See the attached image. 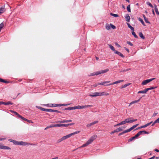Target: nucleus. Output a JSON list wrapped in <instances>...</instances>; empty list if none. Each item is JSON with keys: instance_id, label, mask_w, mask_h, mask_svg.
I'll return each instance as SVG.
<instances>
[{"instance_id": "22", "label": "nucleus", "mask_w": 159, "mask_h": 159, "mask_svg": "<svg viewBox=\"0 0 159 159\" xmlns=\"http://www.w3.org/2000/svg\"><path fill=\"white\" fill-rule=\"evenodd\" d=\"M140 134H148L149 133L148 132L145 131L144 130H142L139 131Z\"/></svg>"}, {"instance_id": "19", "label": "nucleus", "mask_w": 159, "mask_h": 159, "mask_svg": "<svg viewBox=\"0 0 159 159\" xmlns=\"http://www.w3.org/2000/svg\"><path fill=\"white\" fill-rule=\"evenodd\" d=\"M125 18L126 19V20L128 22H129L130 20V17L128 14H126L125 16Z\"/></svg>"}, {"instance_id": "63", "label": "nucleus", "mask_w": 159, "mask_h": 159, "mask_svg": "<svg viewBox=\"0 0 159 159\" xmlns=\"http://www.w3.org/2000/svg\"><path fill=\"white\" fill-rule=\"evenodd\" d=\"M137 120V119H135L134 120H131V123L134 122L135 121Z\"/></svg>"}, {"instance_id": "37", "label": "nucleus", "mask_w": 159, "mask_h": 159, "mask_svg": "<svg viewBox=\"0 0 159 159\" xmlns=\"http://www.w3.org/2000/svg\"><path fill=\"white\" fill-rule=\"evenodd\" d=\"M76 109H80V106L78 105L73 107V110H75Z\"/></svg>"}, {"instance_id": "11", "label": "nucleus", "mask_w": 159, "mask_h": 159, "mask_svg": "<svg viewBox=\"0 0 159 159\" xmlns=\"http://www.w3.org/2000/svg\"><path fill=\"white\" fill-rule=\"evenodd\" d=\"M98 121H94L93 122H92V123H91L89 124H87V125H86V127H87V128H89L90 127V126H92L97 123H98Z\"/></svg>"}, {"instance_id": "42", "label": "nucleus", "mask_w": 159, "mask_h": 159, "mask_svg": "<svg viewBox=\"0 0 159 159\" xmlns=\"http://www.w3.org/2000/svg\"><path fill=\"white\" fill-rule=\"evenodd\" d=\"M56 123H66V120H63L61 121H58L56 122Z\"/></svg>"}, {"instance_id": "48", "label": "nucleus", "mask_w": 159, "mask_h": 159, "mask_svg": "<svg viewBox=\"0 0 159 159\" xmlns=\"http://www.w3.org/2000/svg\"><path fill=\"white\" fill-rule=\"evenodd\" d=\"M88 145H89V144L87 143H86L85 144H83L80 148L85 147H86V146H87Z\"/></svg>"}, {"instance_id": "56", "label": "nucleus", "mask_w": 159, "mask_h": 159, "mask_svg": "<svg viewBox=\"0 0 159 159\" xmlns=\"http://www.w3.org/2000/svg\"><path fill=\"white\" fill-rule=\"evenodd\" d=\"M131 70V69H130V68L129 69H127L126 70H124L123 71H121L120 72H126V71H128V70Z\"/></svg>"}, {"instance_id": "3", "label": "nucleus", "mask_w": 159, "mask_h": 159, "mask_svg": "<svg viewBox=\"0 0 159 159\" xmlns=\"http://www.w3.org/2000/svg\"><path fill=\"white\" fill-rule=\"evenodd\" d=\"M34 144L31 143H30L24 142L22 141H18V145H21L23 146H26V145H34Z\"/></svg>"}, {"instance_id": "30", "label": "nucleus", "mask_w": 159, "mask_h": 159, "mask_svg": "<svg viewBox=\"0 0 159 159\" xmlns=\"http://www.w3.org/2000/svg\"><path fill=\"white\" fill-rule=\"evenodd\" d=\"M139 36L142 39H144L145 38L144 36H143V34L141 32H140L139 33Z\"/></svg>"}, {"instance_id": "31", "label": "nucleus", "mask_w": 159, "mask_h": 159, "mask_svg": "<svg viewBox=\"0 0 159 159\" xmlns=\"http://www.w3.org/2000/svg\"><path fill=\"white\" fill-rule=\"evenodd\" d=\"M157 88V87H150L149 88H148L146 89V90H147V91L153 89Z\"/></svg>"}, {"instance_id": "34", "label": "nucleus", "mask_w": 159, "mask_h": 159, "mask_svg": "<svg viewBox=\"0 0 159 159\" xmlns=\"http://www.w3.org/2000/svg\"><path fill=\"white\" fill-rule=\"evenodd\" d=\"M135 139H136L134 137V136L133 137H131V138H130L128 140V142H129L130 141H131Z\"/></svg>"}, {"instance_id": "49", "label": "nucleus", "mask_w": 159, "mask_h": 159, "mask_svg": "<svg viewBox=\"0 0 159 159\" xmlns=\"http://www.w3.org/2000/svg\"><path fill=\"white\" fill-rule=\"evenodd\" d=\"M127 43L128 44L130 45L131 46H133V44L132 43H131L130 41H127Z\"/></svg>"}, {"instance_id": "4", "label": "nucleus", "mask_w": 159, "mask_h": 159, "mask_svg": "<svg viewBox=\"0 0 159 159\" xmlns=\"http://www.w3.org/2000/svg\"><path fill=\"white\" fill-rule=\"evenodd\" d=\"M97 136L96 135H94L92 136L89 139L87 142V143L89 144H91L93 141L94 140L97 138Z\"/></svg>"}, {"instance_id": "12", "label": "nucleus", "mask_w": 159, "mask_h": 159, "mask_svg": "<svg viewBox=\"0 0 159 159\" xmlns=\"http://www.w3.org/2000/svg\"><path fill=\"white\" fill-rule=\"evenodd\" d=\"M8 141L10 142H12L15 145H18V141L11 139H9Z\"/></svg>"}, {"instance_id": "27", "label": "nucleus", "mask_w": 159, "mask_h": 159, "mask_svg": "<svg viewBox=\"0 0 159 159\" xmlns=\"http://www.w3.org/2000/svg\"><path fill=\"white\" fill-rule=\"evenodd\" d=\"M127 132H128V130H127V129L125 130H124V131H123V132H121V133H119V136L122 135L123 134L126 133Z\"/></svg>"}, {"instance_id": "20", "label": "nucleus", "mask_w": 159, "mask_h": 159, "mask_svg": "<svg viewBox=\"0 0 159 159\" xmlns=\"http://www.w3.org/2000/svg\"><path fill=\"white\" fill-rule=\"evenodd\" d=\"M143 16L145 22L147 23L150 24V22L148 21V19L146 17L145 15L143 14Z\"/></svg>"}, {"instance_id": "39", "label": "nucleus", "mask_w": 159, "mask_h": 159, "mask_svg": "<svg viewBox=\"0 0 159 159\" xmlns=\"http://www.w3.org/2000/svg\"><path fill=\"white\" fill-rule=\"evenodd\" d=\"M3 26L4 24L3 22L0 24V31H1V29L3 28Z\"/></svg>"}, {"instance_id": "23", "label": "nucleus", "mask_w": 159, "mask_h": 159, "mask_svg": "<svg viewBox=\"0 0 159 159\" xmlns=\"http://www.w3.org/2000/svg\"><path fill=\"white\" fill-rule=\"evenodd\" d=\"M138 20L140 21V22L144 26H145L146 25H145L144 22H143V20L141 18H138Z\"/></svg>"}, {"instance_id": "59", "label": "nucleus", "mask_w": 159, "mask_h": 159, "mask_svg": "<svg viewBox=\"0 0 159 159\" xmlns=\"http://www.w3.org/2000/svg\"><path fill=\"white\" fill-rule=\"evenodd\" d=\"M54 112H58L59 113H61V111H58L57 110H54Z\"/></svg>"}, {"instance_id": "24", "label": "nucleus", "mask_w": 159, "mask_h": 159, "mask_svg": "<svg viewBox=\"0 0 159 159\" xmlns=\"http://www.w3.org/2000/svg\"><path fill=\"white\" fill-rule=\"evenodd\" d=\"M108 45L109 46L110 49L112 51H114V52H115V51H116V50H115V48L114 47L112 46V45H111V44H108Z\"/></svg>"}, {"instance_id": "53", "label": "nucleus", "mask_w": 159, "mask_h": 159, "mask_svg": "<svg viewBox=\"0 0 159 159\" xmlns=\"http://www.w3.org/2000/svg\"><path fill=\"white\" fill-rule=\"evenodd\" d=\"M153 122L152 121H151L149 123H148L147 124H145V125H146V127H147V126L149 125H151L152 123Z\"/></svg>"}, {"instance_id": "8", "label": "nucleus", "mask_w": 159, "mask_h": 159, "mask_svg": "<svg viewBox=\"0 0 159 159\" xmlns=\"http://www.w3.org/2000/svg\"><path fill=\"white\" fill-rule=\"evenodd\" d=\"M89 96L91 97H95L98 96H100V92H95L92 93L91 94H90Z\"/></svg>"}, {"instance_id": "6", "label": "nucleus", "mask_w": 159, "mask_h": 159, "mask_svg": "<svg viewBox=\"0 0 159 159\" xmlns=\"http://www.w3.org/2000/svg\"><path fill=\"white\" fill-rule=\"evenodd\" d=\"M0 149L10 150L11 148L9 147L3 145L2 144L0 143Z\"/></svg>"}, {"instance_id": "1", "label": "nucleus", "mask_w": 159, "mask_h": 159, "mask_svg": "<svg viewBox=\"0 0 159 159\" xmlns=\"http://www.w3.org/2000/svg\"><path fill=\"white\" fill-rule=\"evenodd\" d=\"M109 71L108 69H106L104 70H102L100 71H98L96 72H94L90 74L89 76H94L95 75H99L101 74L102 73H103L107 72Z\"/></svg>"}, {"instance_id": "25", "label": "nucleus", "mask_w": 159, "mask_h": 159, "mask_svg": "<svg viewBox=\"0 0 159 159\" xmlns=\"http://www.w3.org/2000/svg\"><path fill=\"white\" fill-rule=\"evenodd\" d=\"M128 26L129 28L132 31H134V28L131 26L128 23H127Z\"/></svg>"}, {"instance_id": "18", "label": "nucleus", "mask_w": 159, "mask_h": 159, "mask_svg": "<svg viewBox=\"0 0 159 159\" xmlns=\"http://www.w3.org/2000/svg\"><path fill=\"white\" fill-rule=\"evenodd\" d=\"M123 81H124V80H118V81L114 82L113 83H111V84H110L109 85H113V84H118V83H120V82H122Z\"/></svg>"}, {"instance_id": "62", "label": "nucleus", "mask_w": 159, "mask_h": 159, "mask_svg": "<svg viewBox=\"0 0 159 159\" xmlns=\"http://www.w3.org/2000/svg\"><path fill=\"white\" fill-rule=\"evenodd\" d=\"M125 48V50H126V51H127L128 52H129V50L127 48H126V47H125V48Z\"/></svg>"}, {"instance_id": "21", "label": "nucleus", "mask_w": 159, "mask_h": 159, "mask_svg": "<svg viewBox=\"0 0 159 159\" xmlns=\"http://www.w3.org/2000/svg\"><path fill=\"white\" fill-rule=\"evenodd\" d=\"M147 92V90H146V89H145L144 90H142L139 91L138 93H146Z\"/></svg>"}, {"instance_id": "28", "label": "nucleus", "mask_w": 159, "mask_h": 159, "mask_svg": "<svg viewBox=\"0 0 159 159\" xmlns=\"http://www.w3.org/2000/svg\"><path fill=\"white\" fill-rule=\"evenodd\" d=\"M18 117L24 120L28 121V120L22 116L20 115H18Z\"/></svg>"}, {"instance_id": "52", "label": "nucleus", "mask_w": 159, "mask_h": 159, "mask_svg": "<svg viewBox=\"0 0 159 159\" xmlns=\"http://www.w3.org/2000/svg\"><path fill=\"white\" fill-rule=\"evenodd\" d=\"M56 125V127H63V124H57Z\"/></svg>"}, {"instance_id": "64", "label": "nucleus", "mask_w": 159, "mask_h": 159, "mask_svg": "<svg viewBox=\"0 0 159 159\" xmlns=\"http://www.w3.org/2000/svg\"><path fill=\"white\" fill-rule=\"evenodd\" d=\"M156 123H159V118L155 120Z\"/></svg>"}, {"instance_id": "10", "label": "nucleus", "mask_w": 159, "mask_h": 159, "mask_svg": "<svg viewBox=\"0 0 159 159\" xmlns=\"http://www.w3.org/2000/svg\"><path fill=\"white\" fill-rule=\"evenodd\" d=\"M122 130V129L120 127L119 128L116 129L114 130L113 131H112L111 133V134H112L118 132H119L121 131Z\"/></svg>"}, {"instance_id": "40", "label": "nucleus", "mask_w": 159, "mask_h": 159, "mask_svg": "<svg viewBox=\"0 0 159 159\" xmlns=\"http://www.w3.org/2000/svg\"><path fill=\"white\" fill-rule=\"evenodd\" d=\"M140 134L139 132L135 136H134V137L136 139H137L138 137L140 135Z\"/></svg>"}, {"instance_id": "26", "label": "nucleus", "mask_w": 159, "mask_h": 159, "mask_svg": "<svg viewBox=\"0 0 159 159\" xmlns=\"http://www.w3.org/2000/svg\"><path fill=\"white\" fill-rule=\"evenodd\" d=\"M109 94L107 93L103 92L100 93V96L105 95L107 96L109 95Z\"/></svg>"}, {"instance_id": "36", "label": "nucleus", "mask_w": 159, "mask_h": 159, "mask_svg": "<svg viewBox=\"0 0 159 159\" xmlns=\"http://www.w3.org/2000/svg\"><path fill=\"white\" fill-rule=\"evenodd\" d=\"M125 121H126V123H131V120H129V119H126L125 120Z\"/></svg>"}, {"instance_id": "43", "label": "nucleus", "mask_w": 159, "mask_h": 159, "mask_svg": "<svg viewBox=\"0 0 159 159\" xmlns=\"http://www.w3.org/2000/svg\"><path fill=\"white\" fill-rule=\"evenodd\" d=\"M65 110H72L73 109V107H69L65 108Z\"/></svg>"}, {"instance_id": "60", "label": "nucleus", "mask_w": 159, "mask_h": 159, "mask_svg": "<svg viewBox=\"0 0 159 159\" xmlns=\"http://www.w3.org/2000/svg\"><path fill=\"white\" fill-rule=\"evenodd\" d=\"M63 127H67L68 126V124H63Z\"/></svg>"}, {"instance_id": "61", "label": "nucleus", "mask_w": 159, "mask_h": 159, "mask_svg": "<svg viewBox=\"0 0 159 159\" xmlns=\"http://www.w3.org/2000/svg\"><path fill=\"white\" fill-rule=\"evenodd\" d=\"M2 104L5 105V102H0V105Z\"/></svg>"}, {"instance_id": "54", "label": "nucleus", "mask_w": 159, "mask_h": 159, "mask_svg": "<svg viewBox=\"0 0 159 159\" xmlns=\"http://www.w3.org/2000/svg\"><path fill=\"white\" fill-rule=\"evenodd\" d=\"M126 121H125V120L123 121H122L120 122L121 125H124L126 124Z\"/></svg>"}, {"instance_id": "57", "label": "nucleus", "mask_w": 159, "mask_h": 159, "mask_svg": "<svg viewBox=\"0 0 159 159\" xmlns=\"http://www.w3.org/2000/svg\"><path fill=\"white\" fill-rule=\"evenodd\" d=\"M93 106L92 105H84V108H86L87 107H92Z\"/></svg>"}, {"instance_id": "14", "label": "nucleus", "mask_w": 159, "mask_h": 159, "mask_svg": "<svg viewBox=\"0 0 159 159\" xmlns=\"http://www.w3.org/2000/svg\"><path fill=\"white\" fill-rule=\"evenodd\" d=\"M139 124H137L135 125H133L132 127H130L129 129H127V130H128V132H129L131 130H132V129H134L137 126L139 125Z\"/></svg>"}, {"instance_id": "33", "label": "nucleus", "mask_w": 159, "mask_h": 159, "mask_svg": "<svg viewBox=\"0 0 159 159\" xmlns=\"http://www.w3.org/2000/svg\"><path fill=\"white\" fill-rule=\"evenodd\" d=\"M52 103H48L45 104L43 105H44L45 106H47L48 107H52Z\"/></svg>"}, {"instance_id": "41", "label": "nucleus", "mask_w": 159, "mask_h": 159, "mask_svg": "<svg viewBox=\"0 0 159 159\" xmlns=\"http://www.w3.org/2000/svg\"><path fill=\"white\" fill-rule=\"evenodd\" d=\"M129 84H124V85H123L121 87V88L122 89V88H125L126 87H127V86H128V85H129Z\"/></svg>"}, {"instance_id": "46", "label": "nucleus", "mask_w": 159, "mask_h": 159, "mask_svg": "<svg viewBox=\"0 0 159 159\" xmlns=\"http://www.w3.org/2000/svg\"><path fill=\"white\" fill-rule=\"evenodd\" d=\"M12 104H13V103L10 101L8 102H5V105H9L10 104L12 105Z\"/></svg>"}, {"instance_id": "7", "label": "nucleus", "mask_w": 159, "mask_h": 159, "mask_svg": "<svg viewBox=\"0 0 159 159\" xmlns=\"http://www.w3.org/2000/svg\"><path fill=\"white\" fill-rule=\"evenodd\" d=\"M110 82V81H104L101 83H98V84H100V85H103L105 86H108L111 85H109L110 84H107V83H109Z\"/></svg>"}, {"instance_id": "29", "label": "nucleus", "mask_w": 159, "mask_h": 159, "mask_svg": "<svg viewBox=\"0 0 159 159\" xmlns=\"http://www.w3.org/2000/svg\"><path fill=\"white\" fill-rule=\"evenodd\" d=\"M0 82H3L5 83H9V82L7 81H5L3 79H2L0 78Z\"/></svg>"}, {"instance_id": "58", "label": "nucleus", "mask_w": 159, "mask_h": 159, "mask_svg": "<svg viewBox=\"0 0 159 159\" xmlns=\"http://www.w3.org/2000/svg\"><path fill=\"white\" fill-rule=\"evenodd\" d=\"M48 111L50 112H54V110H52V109H48Z\"/></svg>"}, {"instance_id": "50", "label": "nucleus", "mask_w": 159, "mask_h": 159, "mask_svg": "<svg viewBox=\"0 0 159 159\" xmlns=\"http://www.w3.org/2000/svg\"><path fill=\"white\" fill-rule=\"evenodd\" d=\"M145 127H146V125H144L141 126V127H139L137 129H135V130H136L137 129H141L142 128H145Z\"/></svg>"}, {"instance_id": "15", "label": "nucleus", "mask_w": 159, "mask_h": 159, "mask_svg": "<svg viewBox=\"0 0 159 159\" xmlns=\"http://www.w3.org/2000/svg\"><path fill=\"white\" fill-rule=\"evenodd\" d=\"M115 53L116 54H118V55L122 57L123 58L124 57V56L123 55L122 53H121L120 52H118L117 51H115Z\"/></svg>"}, {"instance_id": "38", "label": "nucleus", "mask_w": 159, "mask_h": 159, "mask_svg": "<svg viewBox=\"0 0 159 159\" xmlns=\"http://www.w3.org/2000/svg\"><path fill=\"white\" fill-rule=\"evenodd\" d=\"M127 9L128 11L129 12H131V10L130 8V5H128L127 7Z\"/></svg>"}, {"instance_id": "17", "label": "nucleus", "mask_w": 159, "mask_h": 159, "mask_svg": "<svg viewBox=\"0 0 159 159\" xmlns=\"http://www.w3.org/2000/svg\"><path fill=\"white\" fill-rule=\"evenodd\" d=\"M5 11L4 7H2L0 8V15Z\"/></svg>"}, {"instance_id": "44", "label": "nucleus", "mask_w": 159, "mask_h": 159, "mask_svg": "<svg viewBox=\"0 0 159 159\" xmlns=\"http://www.w3.org/2000/svg\"><path fill=\"white\" fill-rule=\"evenodd\" d=\"M106 28L107 30H109L111 28V26L109 25H107L106 26Z\"/></svg>"}, {"instance_id": "16", "label": "nucleus", "mask_w": 159, "mask_h": 159, "mask_svg": "<svg viewBox=\"0 0 159 159\" xmlns=\"http://www.w3.org/2000/svg\"><path fill=\"white\" fill-rule=\"evenodd\" d=\"M141 98H140L139 100H135V101H133L132 102L129 104V107L130 105L133 104H134V103H137V102H139L140 99H141Z\"/></svg>"}, {"instance_id": "32", "label": "nucleus", "mask_w": 159, "mask_h": 159, "mask_svg": "<svg viewBox=\"0 0 159 159\" xmlns=\"http://www.w3.org/2000/svg\"><path fill=\"white\" fill-rule=\"evenodd\" d=\"M110 15L112 16H113L115 17H119V15L118 14H113L112 13H111Z\"/></svg>"}, {"instance_id": "35", "label": "nucleus", "mask_w": 159, "mask_h": 159, "mask_svg": "<svg viewBox=\"0 0 159 159\" xmlns=\"http://www.w3.org/2000/svg\"><path fill=\"white\" fill-rule=\"evenodd\" d=\"M132 35L134 36V37L136 38H138V36L136 35L134 31H133L132 32Z\"/></svg>"}, {"instance_id": "2", "label": "nucleus", "mask_w": 159, "mask_h": 159, "mask_svg": "<svg viewBox=\"0 0 159 159\" xmlns=\"http://www.w3.org/2000/svg\"><path fill=\"white\" fill-rule=\"evenodd\" d=\"M80 131H76L74 132L71 133L70 134H69L67 135H66L65 136H64L61 138L63 140V141L66 140V139L70 137L71 136L75 135V134H77L80 133Z\"/></svg>"}, {"instance_id": "5", "label": "nucleus", "mask_w": 159, "mask_h": 159, "mask_svg": "<svg viewBox=\"0 0 159 159\" xmlns=\"http://www.w3.org/2000/svg\"><path fill=\"white\" fill-rule=\"evenodd\" d=\"M155 78H153L149 79H148L146 80H144L143 82L142 83V85H145L147 84L148 83H149L150 82L152 81V80H154L155 79Z\"/></svg>"}, {"instance_id": "47", "label": "nucleus", "mask_w": 159, "mask_h": 159, "mask_svg": "<svg viewBox=\"0 0 159 159\" xmlns=\"http://www.w3.org/2000/svg\"><path fill=\"white\" fill-rule=\"evenodd\" d=\"M62 141H63V140H62V138H61V139H58L57 140V143H60Z\"/></svg>"}, {"instance_id": "51", "label": "nucleus", "mask_w": 159, "mask_h": 159, "mask_svg": "<svg viewBox=\"0 0 159 159\" xmlns=\"http://www.w3.org/2000/svg\"><path fill=\"white\" fill-rule=\"evenodd\" d=\"M110 25L111 26V28H112L113 29H116V27L115 25L111 24H110Z\"/></svg>"}, {"instance_id": "9", "label": "nucleus", "mask_w": 159, "mask_h": 159, "mask_svg": "<svg viewBox=\"0 0 159 159\" xmlns=\"http://www.w3.org/2000/svg\"><path fill=\"white\" fill-rule=\"evenodd\" d=\"M52 107H61L62 106H65L68 105V104H52Z\"/></svg>"}, {"instance_id": "45", "label": "nucleus", "mask_w": 159, "mask_h": 159, "mask_svg": "<svg viewBox=\"0 0 159 159\" xmlns=\"http://www.w3.org/2000/svg\"><path fill=\"white\" fill-rule=\"evenodd\" d=\"M147 3L148 5L151 7L152 8L153 7L152 6V5L150 2H147Z\"/></svg>"}, {"instance_id": "55", "label": "nucleus", "mask_w": 159, "mask_h": 159, "mask_svg": "<svg viewBox=\"0 0 159 159\" xmlns=\"http://www.w3.org/2000/svg\"><path fill=\"white\" fill-rule=\"evenodd\" d=\"M49 127H50V128L53 127H56V125H49Z\"/></svg>"}, {"instance_id": "13", "label": "nucleus", "mask_w": 159, "mask_h": 159, "mask_svg": "<svg viewBox=\"0 0 159 159\" xmlns=\"http://www.w3.org/2000/svg\"><path fill=\"white\" fill-rule=\"evenodd\" d=\"M36 107L37 108H38L43 111H48V109H45V108H43L41 107L36 106Z\"/></svg>"}]
</instances>
